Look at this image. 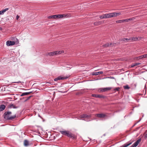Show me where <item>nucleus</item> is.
I'll list each match as a JSON object with an SVG mask.
<instances>
[{"label":"nucleus","instance_id":"obj_22","mask_svg":"<svg viewBox=\"0 0 147 147\" xmlns=\"http://www.w3.org/2000/svg\"><path fill=\"white\" fill-rule=\"evenodd\" d=\"M131 41H136L138 40V38L137 37H131Z\"/></svg>","mask_w":147,"mask_h":147},{"label":"nucleus","instance_id":"obj_11","mask_svg":"<svg viewBox=\"0 0 147 147\" xmlns=\"http://www.w3.org/2000/svg\"><path fill=\"white\" fill-rule=\"evenodd\" d=\"M103 74V72L102 71H100L97 72H93L92 73L93 75L97 76L98 75L101 74Z\"/></svg>","mask_w":147,"mask_h":147},{"label":"nucleus","instance_id":"obj_9","mask_svg":"<svg viewBox=\"0 0 147 147\" xmlns=\"http://www.w3.org/2000/svg\"><path fill=\"white\" fill-rule=\"evenodd\" d=\"M15 42L13 41L8 40L6 42V45L7 46H10L13 45L15 44Z\"/></svg>","mask_w":147,"mask_h":147},{"label":"nucleus","instance_id":"obj_7","mask_svg":"<svg viewBox=\"0 0 147 147\" xmlns=\"http://www.w3.org/2000/svg\"><path fill=\"white\" fill-rule=\"evenodd\" d=\"M112 88V87H106L104 88H102L100 89V92H104L107 91L108 90H110Z\"/></svg>","mask_w":147,"mask_h":147},{"label":"nucleus","instance_id":"obj_45","mask_svg":"<svg viewBox=\"0 0 147 147\" xmlns=\"http://www.w3.org/2000/svg\"><path fill=\"white\" fill-rule=\"evenodd\" d=\"M140 121H140H139L138 122H139Z\"/></svg>","mask_w":147,"mask_h":147},{"label":"nucleus","instance_id":"obj_1","mask_svg":"<svg viewBox=\"0 0 147 147\" xmlns=\"http://www.w3.org/2000/svg\"><path fill=\"white\" fill-rule=\"evenodd\" d=\"M12 113L11 111H8L5 112L4 114V118L7 120H11L14 119L16 117V115L13 116L11 115Z\"/></svg>","mask_w":147,"mask_h":147},{"label":"nucleus","instance_id":"obj_12","mask_svg":"<svg viewBox=\"0 0 147 147\" xmlns=\"http://www.w3.org/2000/svg\"><path fill=\"white\" fill-rule=\"evenodd\" d=\"M60 132L63 135L66 136H67V135H68L69 133V132L68 131H60Z\"/></svg>","mask_w":147,"mask_h":147},{"label":"nucleus","instance_id":"obj_36","mask_svg":"<svg viewBox=\"0 0 147 147\" xmlns=\"http://www.w3.org/2000/svg\"><path fill=\"white\" fill-rule=\"evenodd\" d=\"M14 83L19 84V83H21V82L20 81H19L17 82H14Z\"/></svg>","mask_w":147,"mask_h":147},{"label":"nucleus","instance_id":"obj_34","mask_svg":"<svg viewBox=\"0 0 147 147\" xmlns=\"http://www.w3.org/2000/svg\"><path fill=\"white\" fill-rule=\"evenodd\" d=\"M100 24V22H96L94 23V24L96 25H99Z\"/></svg>","mask_w":147,"mask_h":147},{"label":"nucleus","instance_id":"obj_17","mask_svg":"<svg viewBox=\"0 0 147 147\" xmlns=\"http://www.w3.org/2000/svg\"><path fill=\"white\" fill-rule=\"evenodd\" d=\"M92 96L93 97H95L96 98H101L103 97V96L99 95V94H94L92 95Z\"/></svg>","mask_w":147,"mask_h":147},{"label":"nucleus","instance_id":"obj_32","mask_svg":"<svg viewBox=\"0 0 147 147\" xmlns=\"http://www.w3.org/2000/svg\"><path fill=\"white\" fill-rule=\"evenodd\" d=\"M119 89H120V88L119 87H117V88H116L115 89H114V90L115 91H119Z\"/></svg>","mask_w":147,"mask_h":147},{"label":"nucleus","instance_id":"obj_6","mask_svg":"<svg viewBox=\"0 0 147 147\" xmlns=\"http://www.w3.org/2000/svg\"><path fill=\"white\" fill-rule=\"evenodd\" d=\"M141 140V138H139V139L136 141L130 147H136L139 144Z\"/></svg>","mask_w":147,"mask_h":147},{"label":"nucleus","instance_id":"obj_41","mask_svg":"<svg viewBox=\"0 0 147 147\" xmlns=\"http://www.w3.org/2000/svg\"><path fill=\"white\" fill-rule=\"evenodd\" d=\"M135 59H139V58H138V57H136L135 58Z\"/></svg>","mask_w":147,"mask_h":147},{"label":"nucleus","instance_id":"obj_43","mask_svg":"<svg viewBox=\"0 0 147 147\" xmlns=\"http://www.w3.org/2000/svg\"><path fill=\"white\" fill-rule=\"evenodd\" d=\"M38 117H40V118H41V117L40 115L39 114L38 115Z\"/></svg>","mask_w":147,"mask_h":147},{"label":"nucleus","instance_id":"obj_21","mask_svg":"<svg viewBox=\"0 0 147 147\" xmlns=\"http://www.w3.org/2000/svg\"><path fill=\"white\" fill-rule=\"evenodd\" d=\"M56 16L55 15L50 16L48 17L49 19H56Z\"/></svg>","mask_w":147,"mask_h":147},{"label":"nucleus","instance_id":"obj_5","mask_svg":"<svg viewBox=\"0 0 147 147\" xmlns=\"http://www.w3.org/2000/svg\"><path fill=\"white\" fill-rule=\"evenodd\" d=\"M68 78V77L67 76H58V77L55 78L54 79V80L55 81H57L59 80H64L67 79Z\"/></svg>","mask_w":147,"mask_h":147},{"label":"nucleus","instance_id":"obj_44","mask_svg":"<svg viewBox=\"0 0 147 147\" xmlns=\"http://www.w3.org/2000/svg\"><path fill=\"white\" fill-rule=\"evenodd\" d=\"M120 147H123L122 146H120Z\"/></svg>","mask_w":147,"mask_h":147},{"label":"nucleus","instance_id":"obj_19","mask_svg":"<svg viewBox=\"0 0 147 147\" xmlns=\"http://www.w3.org/2000/svg\"><path fill=\"white\" fill-rule=\"evenodd\" d=\"M134 19V18H130L129 19H125L123 20V22H128L129 21H131L133 20Z\"/></svg>","mask_w":147,"mask_h":147},{"label":"nucleus","instance_id":"obj_38","mask_svg":"<svg viewBox=\"0 0 147 147\" xmlns=\"http://www.w3.org/2000/svg\"><path fill=\"white\" fill-rule=\"evenodd\" d=\"M19 18V16H18V15H17L16 16V20H18V19Z\"/></svg>","mask_w":147,"mask_h":147},{"label":"nucleus","instance_id":"obj_26","mask_svg":"<svg viewBox=\"0 0 147 147\" xmlns=\"http://www.w3.org/2000/svg\"><path fill=\"white\" fill-rule=\"evenodd\" d=\"M116 23H120L123 22V20H117L116 21Z\"/></svg>","mask_w":147,"mask_h":147},{"label":"nucleus","instance_id":"obj_2","mask_svg":"<svg viewBox=\"0 0 147 147\" xmlns=\"http://www.w3.org/2000/svg\"><path fill=\"white\" fill-rule=\"evenodd\" d=\"M91 115H87L86 114H84L81 115V118L85 119L84 120L87 121H89L90 120V118L91 117Z\"/></svg>","mask_w":147,"mask_h":147},{"label":"nucleus","instance_id":"obj_35","mask_svg":"<svg viewBox=\"0 0 147 147\" xmlns=\"http://www.w3.org/2000/svg\"><path fill=\"white\" fill-rule=\"evenodd\" d=\"M143 58L147 57V55L146 54H145L143 55Z\"/></svg>","mask_w":147,"mask_h":147},{"label":"nucleus","instance_id":"obj_20","mask_svg":"<svg viewBox=\"0 0 147 147\" xmlns=\"http://www.w3.org/2000/svg\"><path fill=\"white\" fill-rule=\"evenodd\" d=\"M141 63H133L131 65V67L132 68L133 67L139 65Z\"/></svg>","mask_w":147,"mask_h":147},{"label":"nucleus","instance_id":"obj_24","mask_svg":"<svg viewBox=\"0 0 147 147\" xmlns=\"http://www.w3.org/2000/svg\"><path fill=\"white\" fill-rule=\"evenodd\" d=\"M131 144V142L129 144L126 143L122 146L123 147H127L129 146Z\"/></svg>","mask_w":147,"mask_h":147},{"label":"nucleus","instance_id":"obj_33","mask_svg":"<svg viewBox=\"0 0 147 147\" xmlns=\"http://www.w3.org/2000/svg\"><path fill=\"white\" fill-rule=\"evenodd\" d=\"M138 58H139V59H142L143 58V55L140 56L139 57H138Z\"/></svg>","mask_w":147,"mask_h":147},{"label":"nucleus","instance_id":"obj_31","mask_svg":"<svg viewBox=\"0 0 147 147\" xmlns=\"http://www.w3.org/2000/svg\"><path fill=\"white\" fill-rule=\"evenodd\" d=\"M55 16H56V19H58L59 18H60L59 17L60 14H58V15H55Z\"/></svg>","mask_w":147,"mask_h":147},{"label":"nucleus","instance_id":"obj_3","mask_svg":"<svg viewBox=\"0 0 147 147\" xmlns=\"http://www.w3.org/2000/svg\"><path fill=\"white\" fill-rule=\"evenodd\" d=\"M63 51H54L50 53H48L47 54V55H49V56H53L54 55H56L57 54H61L62 53H63Z\"/></svg>","mask_w":147,"mask_h":147},{"label":"nucleus","instance_id":"obj_25","mask_svg":"<svg viewBox=\"0 0 147 147\" xmlns=\"http://www.w3.org/2000/svg\"><path fill=\"white\" fill-rule=\"evenodd\" d=\"M67 15H65V14H60L59 16L60 17V18H64Z\"/></svg>","mask_w":147,"mask_h":147},{"label":"nucleus","instance_id":"obj_14","mask_svg":"<svg viewBox=\"0 0 147 147\" xmlns=\"http://www.w3.org/2000/svg\"><path fill=\"white\" fill-rule=\"evenodd\" d=\"M9 108H13V109H17L18 108V107H16L13 104H10L8 107Z\"/></svg>","mask_w":147,"mask_h":147},{"label":"nucleus","instance_id":"obj_39","mask_svg":"<svg viewBox=\"0 0 147 147\" xmlns=\"http://www.w3.org/2000/svg\"><path fill=\"white\" fill-rule=\"evenodd\" d=\"M145 138H147V133L144 136Z\"/></svg>","mask_w":147,"mask_h":147},{"label":"nucleus","instance_id":"obj_28","mask_svg":"<svg viewBox=\"0 0 147 147\" xmlns=\"http://www.w3.org/2000/svg\"><path fill=\"white\" fill-rule=\"evenodd\" d=\"M28 95V94L27 92H24V93H22V94L21 95H20V96H25V95Z\"/></svg>","mask_w":147,"mask_h":147},{"label":"nucleus","instance_id":"obj_8","mask_svg":"<svg viewBox=\"0 0 147 147\" xmlns=\"http://www.w3.org/2000/svg\"><path fill=\"white\" fill-rule=\"evenodd\" d=\"M96 116L100 118H104L107 116L106 115L103 113L97 114Z\"/></svg>","mask_w":147,"mask_h":147},{"label":"nucleus","instance_id":"obj_4","mask_svg":"<svg viewBox=\"0 0 147 147\" xmlns=\"http://www.w3.org/2000/svg\"><path fill=\"white\" fill-rule=\"evenodd\" d=\"M112 15L111 13H109L108 14H104L100 16L99 18L100 19H104L107 18H112Z\"/></svg>","mask_w":147,"mask_h":147},{"label":"nucleus","instance_id":"obj_30","mask_svg":"<svg viewBox=\"0 0 147 147\" xmlns=\"http://www.w3.org/2000/svg\"><path fill=\"white\" fill-rule=\"evenodd\" d=\"M125 38H120L119 39V41H125Z\"/></svg>","mask_w":147,"mask_h":147},{"label":"nucleus","instance_id":"obj_23","mask_svg":"<svg viewBox=\"0 0 147 147\" xmlns=\"http://www.w3.org/2000/svg\"><path fill=\"white\" fill-rule=\"evenodd\" d=\"M112 45L111 43L109 44V43L105 44L103 45V47H109L111 45Z\"/></svg>","mask_w":147,"mask_h":147},{"label":"nucleus","instance_id":"obj_42","mask_svg":"<svg viewBox=\"0 0 147 147\" xmlns=\"http://www.w3.org/2000/svg\"><path fill=\"white\" fill-rule=\"evenodd\" d=\"M2 30V28L1 27H0V30Z\"/></svg>","mask_w":147,"mask_h":147},{"label":"nucleus","instance_id":"obj_37","mask_svg":"<svg viewBox=\"0 0 147 147\" xmlns=\"http://www.w3.org/2000/svg\"><path fill=\"white\" fill-rule=\"evenodd\" d=\"M31 96H29V97H28L27 98V99L25 100V101H26L27 100H29Z\"/></svg>","mask_w":147,"mask_h":147},{"label":"nucleus","instance_id":"obj_18","mask_svg":"<svg viewBox=\"0 0 147 147\" xmlns=\"http://www.w3.org/2000/svg\"><path fill=\"white\" fill-rule=\"evenodd\" d=\"M5 106L4 105H0V111H1L5 109Z\"/></svg>","mask_w":147,"mask_h":147},{"label":"nucleus","instance_id":"obj_27","mask_svg":"<svg viewBox=\"0 0 147 147\" xmlns=\"http://www.w3.org/2000/svg\"><path fill=\"white\" fill-rule=\"evenodd\" d=\"M123 87L125 89H129L130 88L129 87L128 85L124 86Z\"/></svg>","mask_w":147,"mask_h":147},{"label":"nucleus","instance_id":"obj_40","mask_svg":"<svg viewBox=\"0 0 147 147\" xmlns=\"http://www.w3.org/2000/svg\"><path fill=\"white\" fill-rule=\"evenodd\" d=\"M27 92V93H28V95L32 93V91H31V92Z\"/></svg>","mask_w":147,"mask_h":147},{"label":"nucleus","instance_id":"obj_13","mask_svg":"<svg viewBox=\"0 0 147 147\" xmlns=\"http://www.w3.org/2000/svg\"><path fill=\"white\" fill-rule=\"evenodd\" d=\"M67 136L68 137H69L73 139H74L76 138L75 136L73 134H72L71 133H69L68 135H67Z\"/></svg>","mask_w":147,"mask_h":147},{"label":"nucleus","instance_id":"obj_15","mask_svg":"<svg viewBox=\"0 0 147 147\" xmlns=\"http://www.w3.org/2000/svg\"><path fill=\"white\" fill-rule=\"evenodd\" d=\"M9 9L8 8H6L5 9H3L2 10L0 11V14L3 15L4 14L5 12Z\"/></svg>","mask_w":147,"mask_h":147},{"label":"nucleus","instance_id":"obj_29","mask_svg":"<svg viewBox=\"0 0 147 147\" xmlns=\"http://www.w3.org/2000/svg\"><path fill=\"white\" fill-rule=\"evenodd\" d=\"M125 41L126 42H128L129 41H131V38H125Z\"/></svg>","mask_w":147,"mask_h":147},{"label":"nucleus","instance_id":"obj_10","mask_svg":"<svg viewBox=\"0 0 147 147\" xmlns=\"http://www.w3.org/2000/svg\"><path fill=\"white\" fill-rule=\"evenodd\" d=\"M112 17L117 16L121 14V13H116L115 12L111 13Z\"/></svg>","mask_w":147,"mask_h":147},{"label":"nucleus","instance_id":"obj_16","mask_svg":"<svg viewBox=\"0 0 147 147\" xmlns=\"http://www.w3.org/2000/svg\"><path fill=\"white\" fill-rule=\"evenodd\" d=\"M24 145L25 146H28L30 145L28 141L27 140H24Z\"/></svg>","mask_w":147,"mask_h":147}]
</instances>
